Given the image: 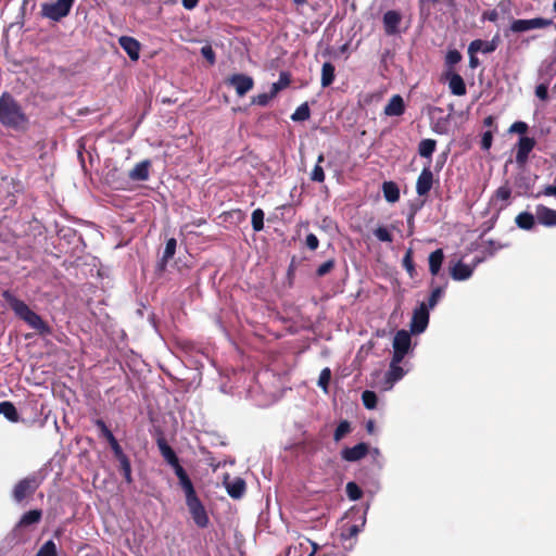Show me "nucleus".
<instances>
[{"mask_svg": "<svg viewBox=\"0 0 556 556\" xmlns=\"http://www.w3.org/2000/svg\"><path fill=\"white\" fill-rule=\"evenodd\" d=\"M415 214L416 211L410 212V214L407 217V226H408V232L412 235L414 232L415 228Z\"/></svg>", "mask_w": 556, "mask_h": 556, "instance_id": "052dcab7", "label": "nucleus"}, {"mask_svg": "<svg viewBox=\"0 0 556 556\" xmlns=\"http://www.w3.org/2000/svg\"><path fill=\"white\" fill-rule=\"evenodd\" d=\"M536 222L544 227H556V210L543 204L535 206Z\"/></svg>", "mask_w": 556, "mask_h": 556, "instance_id": "4468645a", "label": "nucleus"}, {"mask_svg": "<svg viewBox=\"0 0 556 556\" xmlns=\"http://www.w3.org/2000/svg\"><path fill=\"white\" fill-rule=\"evenodd\" d=\"M492 142H493V132L491 130L483 132L481 142H480L481 149L485 150V151L490 150V148L492 147Z\"/></svg>", "mask_w": 556, "mask_h": 556, "instance_id": "864d4df0", "label": "nucleus"}, {"mask_svg": "<svg viewBox=\"0 0 556 556\" xmlns=\"http://www.w3.org/2000/svg\"><path fill=\"white\" fill-rule=\"evenodd\" d=\"M174 472L178 479V484H179L180 489L182 490L186 500L198 495L189 475L187 473V471L185 470V468L182 466L179 468H176V470H174Z\"/></svg>", "mask_w": 556, "mask_h": 556, "instance_id": "dca6fc26", "label": "nucleus"}, {"mask_svg": "<svg viewBox=\"0 0 556 556\" xmlns=\"http://www.w3.org/2000/svg\"><path fill=\"white\" fill-rule=\"evenodd\" d=\"M473 268L458 261L450 268L451 277L456 281L467 280L472 276Z\"/></svg>", "mask_w": 556, "mask_h": 556, "instance_id": "412c9836", "label": "nucleus"}, {"mask_svg": "<svg viewBox=\"0 0 556 556\" xmlns=\"http://www.w3.org/2000/svg\"><path fill=\"white\" fill-rule=\"evenodd\" d=\"M336 266L334 258H330L323 264H320L316 269V276L317 277H324L327 274H329Z\"/></svg>", "mask_w": 556, "mask_h": 556, "instance_id": "a18cd8bd", "label": "nucleus"}, {"mask_svg": "<svg viewBox=\"0 0 556 556\" xmlns=\"http://www.w3.org/2000/svg\"><path fill=\"white\" fill-rule=\"evenodd\" d=\"M375 237L382 242L391 243L393 241V237L387 227L380 226L374 231Z\"/></svg>", "mask_w": 556, "mask_h": 556, "instance_id": "c03bdc74", "label": "nucleus"}, {"mask_svg": "<svg viewBox=\"0 0 556 556\" xmlns=\"http://www.w3.org/2000/svg\"><path fill=\"white\" fill-rule=\"evenodd\" d=\"M114 457L119 463V471L122 472L124 480L127 484H131L134 480L131 476V464L128 456L124 453V451H121L114 454Z\"/></svg>", "mask_w": 556, "mask_h": 556, "instance_id": "5701e85b", "label": "nucleus"}, {"mask_svg": "<svg viewBox=\"0 0 556 556\" xmlns=\"http://www.w3.org/2000/svg\"><path fill=\"white\" fill-rule=\"evenodd\" d=\"M406 354H407L406 352L393 350V355H392L390 365L400 366V364L402 363V361L404 359Z\"/></svg>", "mask_w": 556, "mask_h": 556, "instance_id": "13d9d810", "label": "nucleus"}, {"mask_svg": "<svg viewBox=\"0 0 556 556\" xmlns=\"http://www.w3.org/2000/svg\"><path fill=\"white\" fill-rule=\"evenodd\" d=\"M433 173L430 168V162L426 165L416 181V192L419 197H426L433 186Z\"/></svg>", "mask_w": 556, "mask_h": 556, "instance_id": "1a4fd4ad", "label": "nucleus"}, {"mask_svg": "<svg viewBox=\"0 0 556 556\" xmlns=\"http://www.w3.org/2000/svg\"><path fill=\"white\" fill-rule=\"evenodd\" d=\"M535 96L545 101L548 98V87L544 84H540L535 87Z\"/></svg>", "mask_w": 556, "mask_h": 556, "instance_id": "4d7b16f0", "label": "nucleus"}, {"mask_svg": "<svg viewBox=\"0 0 556 556\" xmlns=\"http://www.w3.org/2000/svg\"><path fill=\"white\" fill-rule=\"evenodd\" d=\"M305 243L309 250L315 251L319 245V240L314 233H308L306 236Z\"/></svg>", "mask_w": 556, "mask_h": 556, "instance_id": "6e6d98bb", "label": "nucleus"}, {"mask_svg": "<svg viewBox=\"0 0 556 556\" xmlns=\"http://www.w3.org/2000/svg\"><path fill=\"white\" fill-rule=\"evenodd\" d=\"M311 117V110L307 102L302 103L291 115L293 122H304Z\"/></svg>", "mask_w": 556, "mask_h": 556, "instance_id": "e433bc0d", "label": "nucleus"}, {"mask_svg": "<svg viewBox=\"0 0 556 556\" xmlns=\"http://www.w3.org/2000/svg\"><path fill=\"white\" fill-rule=\"evenodd\" d=\"M469 53V66L471 68H476L479 65V60L476 56L477 52H468Z\"/></svg>", "mask_w": 556, "mask_h": 556, "instance_id": "e2e57ef3", "label": "nucleus"}, {"mask_svg": "<svg viewBox=\"0 0 556 556\" xmlns=\"http://www.w3.org/2000/svg\"><path fill=\"white\" fill-rule=\"evenodd\" d=\"M251 224L253 230L256 232L264 229V212L262 208H255L252 212Z\"/></svg>", "mask_w": 556, "mask_h": 556, "instance_id": "4c0bfd02", "label": "nucleus"}, {"mask_svg": "<svg viewBox=\"0 0 556 556\" xmlns=\"http://www.w3.org/2000/svg\"><path fill=\"white\" fill-rule=\"evenodd\" d=\"M442 293H443V288L442 287L434 288L432 290L429 299H428V307L433 308L437 305V303H438L439 299L441 298Z\"/></svg>", "mask_w": 556, "mask_h": 556, "instance_id": "3c124183", "label": "nucleus"}, {"mask_svg": "<svg viewBox=\"0 0 556 556\" xmlns=\"http://www.w3.org/2000/svg\"><path fill=\"white\" fill-rule=\"evenodd\" d=\"M186 505L189 509V513L194 523L199 528H206L210 523V518L199 496L195 495L193 497L186 500Z\"/></svg>", "mask_w": 556, "mask_h": 556, "instance_id": "39448f33", "label": "nucleus"}, {"mask_svg": "<svg viewBox=\"0 0 556 556\" xmlns=\"http://www.w3.org/2000/svg\"><path fill=\"white\" fill-rule=\"evenodd\" d=\"M41 518H42L41 509L28 510L21 517L16 527L17 528H26L28 526L36 525L41 520Z\"/></svg>", "mask_w": 556, "mask_h": 556, "instance_id": "c85d7f7f", "label": "nucleus"}, {"mask_svg": "<svg viewBox=\"0 0 556 556\" xmlns=\"http://www.w3.org/2000/svg\"><path fill=\"white\" fill-rule=\"evenodd\" d=\"M182 5L187 10H192L198 5L199 0H181Z\"/></svg>", "mask_w": 556, "mask_h": 556, "instance_id": "0e129e2a", "label": "nucleus"}, {"mask_svg": "<svg viewBox=\"0 0 556 556\" xmlns=\"http://www.w3.org/2000/svg\"><path fill=\"white\" fill-rule=\"evenodd\" d=\"M498 46V36H494L492 40L484 41L481 39H476L470 42L468 47V52H482V53H491L496 50Z\"/></svg>", "mask_w": 556, "mask_h": 556, "instance_id": "a211bd4d", "label": "nucleus"}, {"mask_svg": "<svg viewBox=\"0 0 556 556\" xmlns=\"http://www.w3.org/2000/svg\"><path fill=\"white\" fill-rule=\"evenodd\" d=\"M437 148V141L434 139H422L418 144V153L421 157L429 159L431 161V156Z\"/></svg>", "mask_w": 556, "mask_h": 556, "instance_id": "72a5a7b5", "label": "nucleus"}, {"mask_svg": "<svg viewBox=\"0 0 556 556\" xmlns=\"http://www.w3.org/2000/svg\"><path fill=\"white\" fill-rule=\"evenodd\" d=\"M412 344L410 333L406 330H399L393 338V350L408 353Z\"/></svg>", "mask_w": 556, "mask_h": 556, "instance_id": "b1692460", "label": "nucleus"}, {"mask_svg": "<svg viewBox=\"0 0 556 556\" xmlns=\"http://www.w3.org/2000/svg\"><path fill=\"white\" fill-rule=\"evenodd\" d=\"M358 527L356 525L354 526H351L349 528V536L352 538V536H355L357 533H358Z\"/></svg>", "mask_w": 556, "mask_h": 556, "instance_id": "338daca9", "label": "nucleus"}, {"mask_svg": "<svg viewBox=\"0 0 556 556\" xmlns=\"http://www.w3.org/2000/svg\"><path fill=\"white\" fill-rule=\"evenodd\" d=\"M429 323L428 307L425 303L420 305L413 314L410 331L413 333H421L425 331Z\"/></svg>", "mask_w": 556, "mask_h": 556, "instance_id": "9b49d317", "label": "nucleus"}, {"mask_svg": "<svg viewBox=\"0 0 556 556\" xmlns=\"http://www.w3.org/2000/svg\"><path fill=\"white\" fill-rule=\"evenodd\" d=\"M511 190L507 186H502L495 191V198L502 201H507L510 198Z\"/></svg>", "mask_w": 556, "mask_h": 556, "instance_id": "5fc2aeb1", "label": "nucleus"}, {"mask_svg": "<svg viewBox=\"0 0 556 556\" xmlns=\"http://www.w3.org/2000/svg\"><path fill=\"white\" fill-rule=\"evenodd\" d=\"M75 0H56L55 2H45L41 4V15L51 21L59 22L67 16Z\"/></svg>", "mask_w": 556, "mask_h": 556, "instance_id": "20e7f679", "label": "nucleus"}, {"mask_svg": "<svg viewBox=\"0 0 556 556\" xmlns=\"http://www.w3.org/2000/svg\"><path fill=\"white\" fill-rule=\"evenodd\" d=\"M552 20L535 17L530 20H514L509 26L513 33H523L531 29H542L552 25Z\"/></svg>", "mask_w": 556, "mask_h": 556, "instance_id": "423d86ee", "label": "nucleus"}, {"mask_svg": "<svg viewBox=\"0 0 556 556\" xmlns=\"http://www.w3.org/2000/svg\"><path fill=\"white\" fill-rule=\"evenodd\" d=\"M325 161V156L323 153H320L317 157V163L315 164L312 173H311V180L316 182H324L325 181V172L321 166V163Z\"/></svg>", "mask_w": 556, "mask_h": 556, "instance_id": "f704fd0d", "label": "nucleus"}, {"mask_svg": "<svg viewBox=\"0 0 556 556\" xmlns=\"http://www.w3.org/2000/svg\"><path fill=\"white\" fill-rule=\"evenodd\" d=\"M369 452V445L361 442L353 447H344L341 451L342 459L346 462H357L363 459Z\"/></svg>", "mask_w": 556, "mask_h": 556, "instance_id": "2eb2a0df", "label": "nucleus"}, {"mask_svg": "<svg viewBox=\"0 0 556 556\" xmlns=\"http://www.w3.org/2000/svg\"><path fill=\"white\" fill-rule=\"evenodd\" d=\"M405 375V370L397 365H390L386 372V383L391 388L395 382L401 380Z\"/></svg>", "mask_w": 556, "mask_h": 556, "instance_id": "2f4dec72", "label": "nucleus"}, {"mask_svg": "<svg viewBox=\"0 0 556 556\" xmlns=\"http://www.w3.org/2000/svg\"><path fill=\"white\" fill-rule=\"evenodd\" d=\"M94 425L100 430L101 437L104 438L109 442V444H110V446L112 448L113 454H116V453L123 451V448L119 445L118 441L116 440V438L114 437L112 431L108 428V426H106V424L104 422L103 419H96L94 420Z\"/></svg>", "mask_w": 556, "mask_h": 556, "instance_id": "6ab92c4d", "label": "nucleus"}, {"mask_svg": "<svg viewBox=\"0 0 556 556\" xmlns=\"http://www.w3.org/2000/svg\"><path fill=\"white\" fill-rule=\"evenodd\" d=\"M535 139L527 136H521L517 142L516 162L519 165L527 163L530 152L535 147Z\"/></svg>", "mask_w": 556, "mask_h": 556, "instance_id": "9d476101", "label": "nucleus"}, {"mask_svg": "<svg viewBox=\"0 0 556 556\" xmlns=\"http://www.w3.org/2000/svg\"><path fill=\"white\" fill-rule=\"evenodd\" d=\"M36 556H58L56 545L52 540L45 542Z\"/></svg>", "mask_w": 556, "mask_h": 556, "instance_id": "ea45409f", "label": "nucleus"}, {"mask_svg": "<svg viewBox=\"0 0 556 556\" xmlns=\"http://www.w3.org/2000/svg\"><path fill=\"white\" fill-rule=\"evenodd\" d=\"M330 379H331V370H330V368L326 367V368H324L320 371V375H319V378H318V386L323 390L327 391L329 382H330Z\"/></svg>", "mask_w": 556, "mask_h": 556, "instance_id": "de8ad7c7", "label": "nucleus"}, {"mask_svg": "<svg viewBox=\"0 0 556 556\" xmlns=\"http://www.w3.org/2000/svg\"><path fill=\"white\" fill-rule=\"evenodd\" d=\"M227 493L230 497L241 498L245 492L247 484L242 478H235L232 481L226 482Z\"/></svg>", "mask_w": 556, "mask_h": 556, "instance_id": "a878e982", "label": "nucleus"}, {"mask_svg": "<svg viewBox=\"0 0 556 556\" xmlns=\"http://www.w3.org/2000/svg\"><path fill=\"white\" fill-rule=\"evenodd\" d=\"M0 123L15 130L23 129L28 124V117L22 106L8 91L0 96Z\"/></svg>", "mask_w": 556, "mask_h": 556, "instance_id": "f03ea898", "label": "nucleus"}, {"mask_svg": "<svg viewBox=\"0 0 556 556\" xmlns=\"http://www.w3.org/2000/svg\"><path fill=\"white\" fill-rule=\"evenodd\" d=\"M429 271L432 276H437L441 269L444 261V253L442 249H437L429 255Z\"/></svg>", "mask_w": 556, "mask_h": 556, "instance_id": "cd10ccee", "label": "nucleus"}, {"mask_svg": "<svg viewBox=\"0 0 556 556\" xmlns=\"http://www.w3.org/2000/svg\"><path fill=\"white\" fill-rule=\"evenodd\" d=\"M383 28L388 36H394L400 33L402 15L395 10H389L383 14Z\"/></svg>", "mask_w": 556, "mask_h": 556, "instance_id": "f8f14e48", "label": "nucleus"}, {"mask_svg": "<svg viewBox=\"0 0 556 556\" xmlns=\"http://www.w3.org/2000/svg\"><path fill=\"white\" fill-rule=\"evenodd\" d=\"M334 72L336 67L332 63L325 62L323 64L320 84L324 88L330 86L333 83L336 77Z\"/></svg>", "mask_w": 556, "mask_h": 556, "instance_id": "473e14b6", "label": "nucleus"}, {"mask_svg": "<svg viewBox=\"0 0 556 556\" xmlns=\"http://www.w3.org/2000/svg\"><path fill=\"white\" fill-rule=\"evenodd\" d=\"M274 98H275V96L273 94L271 91L266 92V93H260L252 98V104H256L260 106H266L269 103V101Z\"/></svg>", "mask_w": 556, "mask_h": 556, "instance_id": "49530a36", "label": "nucleus"}, {"mask_svg": "<svg viewBox=\"0 0 556 556\" xmlns=\"http://www.w3.org/2000/svg\"><path fill=\"white\" fill-rule=\"evenodd\" d=\"M150 167L149 160L141 161L129 172L128 177L134 181H144L149 178Z\"/></svg>", "mask_w": 556, "mask_h": 556, "instance_id": "4be33fe9", "label": "nucleus"}, {"mask_svg": "<svg viewBox=\"0 0 556 556\" xmlns=\"http://www.w3.org/2000/svg\"><path fill=\"white\" fill-rule=\"evenodd\" d=\"M118 43L131 61L139 60L141 46L136 38L130 36H122L118 39Z\"/></svg>", "mask_w": 556, "mask_h": 556, "instance_id": "f3484780", "label": "nucleus"}, {"mask_svg": "<svg viewBox=\"0 0 556 556\" xmlns=\"http://www.w3.org/2000/svg\"><path fill=\"white\" fill-rule=\"evenodd\" d=\"M383 113L387 116H401L405 113V103L400 94L391 97L387 105L384 106Z\"/></svg>", "mask_w": 556, "mask_h": 556, "instance_id": "aec40b11", "label": "nucleus"}, {"mask_svg": "<svg viewBox=\"0 0 556 556\" xmlns=\"http://www.w3.org/2000/svg\"><path fill=\"white\" fill-rule=\"evenodd\" d=\"M351 424L348 420L340 421L334 430L333 440L336 442L341 441L346 434L351 432Z\"/></svg>", "mask_w": 556, "mask_h": 556, "instance_id": "58836bf2", "label": "nucleus"}, {"mask_svg": "<svg viewBox=\"0 0 556 556\" xmlns=\"http://www.w3.org/2000/svg\"><path fill=\"white\" fill-rule=\"evenodd\" d=\"M462 54L457 50H450L445 56V63L451 68L453 65L459 63Z\"/></svg>", "mask_w": 556, "mask_h": 556, "instance_id": "09e8293b", "label": "nucleus"}, {"mask_svg": "<svg viewBox=\"0 0 556 556\" xmlns=\"http://www.w3.org/2000/svg\"><path fill=\"white\" fill-rule=\"evenodd\" d=\"M156 444H157L159 451H160L163 459L165 460V463L167 465H169L173 468V470H176V468L181 467L176 452L168 444V442L166 441V439L164 437L157 438Z\"/></svg>", "mask_w": 556, "mask_h": 556, "instance_id": "6e6552de", "label": "nucleus"}, {"mask_svg": "<svg viewBox=\"0 0 556 556\" xmlns=\"http://www.w3.org/2000/svg\"><path fill=\"white\" fill-rule=\"evenodd\" d=\"M43 478L38 473H31L20 480L12 490V497L16 503H22L24 500L34 495L37 489L41 485Z\"/></svg>", "mask_w": 556, "mask_h": 556, "instance_id": "7ed1b4c3", "label": "nucleus"}, {"mask_svg": "<svg viewBox=\"0 0 556 556\" xmlns=\"http://www.w3.org/2000/svg\"><path fill=\"white\" fill-rule=\"evenodd\" d=\"M482 18L483 20H488L490 22H496L498 20V13L496 10H490V11H485L483 14H482Z\"/></svg>", "mask_w": 556, "mask_h": 556, "instance_id": "bf43d9fd", "label": "nucleus"}, {"mask_svg": "<svg viewBox=\"0 0 556 556\" xmlns=\"http://www.w3.org/2000/svg\"><path fill=\"white\" fill-rule=\"evenodd\" d=\"M1 296L14 314L30 328L36 330L38 334L49 336L52 333V328L48 323L45 321L36 312L31 311L24 301L17 299L10 290L3 291Z\"/></svg>", "mask_w": 556, "mask_h": 556, "instance_id": "f257e3e1", "label": "nucleus"}, {"mask_svg": "<svg viewBox=\"0 0 556 556\" xmlns=\"http://www.w3.org/2000/svg\"><path fill=\"white\" fill-rule=\"evenodd\" d=\"M345 491L351 501H358L363 496L362 489L353 481L346 483Z\"/></svg>", "mask_w": 556, "mask_h": 556, "instance_id": "37998d69", "label": "nucleus"}, {"mask_svg": "<svg viewBox=\"0 0 556 556\" xmlns=\"http://www.w3.org/2000/svg\"><path fill=\"white\" fill-rule=\"evenodd\" d=\"M226 84L233 87L239 97H243L253 89L254 79L245 74H233L226 79Z\"/></svg>", "mask_w": 556, "mask_h": 556, "instance_id": "0eeeda50", "label": "nucleus"}, {"mask_svg": "<svg viewBox=\"0 0 556 556\" xmlns=\"http://www.w3.org/2000/svg\"><path fill=\"white\" fill-rule=\"evenodd\" d=\"M535 222H536L535 213L532 214L530 212H521L515 218L516 225L520 229L528 230V231L532 230L534 228Z\"/></svg>", "mask_w": 556, "mask_h": 556, "instance_id": "bb28decb", "label": "nucleus"}, {"mask_svg": "<svg viewBox=\"0 0 556 556\" xmlns=\"http://www.w3.org/2000/svg\"><path fill=\"white\" fill-rule=\"evenodd\" d=\"M291 83L290 74L288 72H281L279 74L278 81L274 83L270 87V91L276 97L279 91L287 88Z\"/></svg>", "mask_w": 556, "mask_h": 556, "instance_id": "c9c22d12", "label": "nucleus"}, {"mask_svg": "<svg viewBox=\"0 0 556 556\" xmlns=\"http://www.w3.org/2000/svg\"><path fill=\"white\" fill-rule=\"evenodd\" d=\"M542 194L546 195V197H556V185L552 186H546L544 188V190L542 191Z\"/></svg>", "mask_w": 556, "mask_h": 556, "instance_id": "680f3d73", "label": "nucleus"}, {"mask_svg": "<svg viewBox=\"0 0 556 556\" xmlns=\"http://www.w3.org/2000/svg\"><path fill=\"white\" fill-rule=\"evenodd\" d=\"M403 267L406 269L410 278H413L416 275L412 249H408L403 257Z\"/></svg>", "mask_w": 556, "mask_h": 556, "instance_id": "79ce46f5", "label": "nucleus"}, {"mask_svg": "<svg viewBox=\"0 0 556 556\" xmlns=\"http://www.w3.org/2000/svg\"><path fill=\"white\" fill-rule=\"evenodd\" d=\"M362 401L367 409H374L377 406L378 397L374 391L366 390L362 393Z\"/></svg>", "mask_w": 556, "mask_h": 556, "instance_id": "a19ab883", "label": "nucleus"}, {"mask_svg": "<svg viewBox=\"0 0 556 556\" xmlns=\"http://www.w3.org/2000/svg\"><path fill=\"white\" fill-rule=\"evenodd\" d=\"M484 126L492 127L495 125V118L492 115H489L483 121Z\"/></svg>", "mask_w": 556, "mask_h": 556, "instance_id": "69168bd1", "label": "nucleus"}, {"mask_svg": "<svg viewBox=\"0 0 556 556\" xmlns=\"http://www.w3.org/2000/svg\"><path fill=\"white\" fill-rule=\"evenodd\" d=\"M382 192L384 199L390 203H394L400 199V189L393 181H384L382 185Z\"/></svg>", "mask_w": 556, "mask_h": 556, "instance_id": "7c9ffc66", "label": "nucleus"}, {"mask_svg": "<svg viewBox=\"0 0 556 556\" xmlns=\"http://www.w3.org/2000/svg\"><path fill=\"white\" fill-rule=\"evenodd\" d=\"M445 80L448 83V88L452 94L462 97L467 92L466 84L463 77L458 74L448 70L444 73Z\"/></svg>", "mask_w": 556, "mask_h": 556, "instance_id": "ddd939ff", "label": "nucleus"}, {"mask_svg": "<svg viewBox=\"0 0 556 556\" xmlns=\"http://www.w3.org/2000/svg\"><path fill=\"white\" fill-rule=\"evenodd\" d=\"M177 241L175 238H170L166 241V245L162 255V258L157 263V270L163 273L166 269L167 262L173 258L176 252Z\"/></svg>", "mask_w": 556, "mask_h": 556, "instance_id": "393cba45", "label": "nucleus"}, {"mask_svg": "<svg viewBox=\"0 0 556 556\" xmlns=\"http://www.w3.org/2000/svg\"><path fill=\"white\" fill-rule=\"evenodd\" d=\"M306 542L309 543L313 546L312 552L308 554V556H314L318 549V545L311 540L306 539Z\"/></svg>", "mask_w": 556, "mask_h": 556, "instance_id": "774afa93", "label": "nucleus"}, {"mask_svg": "<svg viewBox=\"0 0 556 556\" xmlns=\"http://www.w3.org/2000/svg\"><path fill=\"white\" fill-rule=\"evenodd\" d=\"M201 54L211 65L216 62L215 52L210 45H205L201 48Z\"/></svg>", "mask_w": 556, "mask_h": 556, "instance_id": "8fccbe9b", "label": "nucleus"}, {"mask_svg": "<svg viewBox=\"0 0 556 556\" xmlns=\"http://www.w3.org/2000/svg\"><path fill=\"white\" fill-rule=\"evenodd\" d=\"M528 129H529V127H528L527 123H525L522 121H518V122H515L514 124H511V126L509 127V132L525 135L528 131Z\"/></svg>", "mask_w": 556, "mask_h": 556, "instance_id": "603ef678", "label": "nucleus"}, {"mask_svg": "<svg viewBox=\"0 0 556 556\" xmlns=\"http://www.w3.org/2000/svg\"><path fill=\"white\" fill-rule=\"evenodd\" d=\"M0 414L11 422L20 421V414L14 404L10 401L0 402Z\"/></svg>", "mask_w": 556, "mask_h": 556, "instance_id": "c756f323", "label": "nucleus"}]
</instances>
